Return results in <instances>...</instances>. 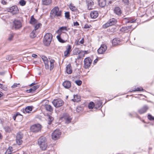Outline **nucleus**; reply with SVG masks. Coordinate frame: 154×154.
Instances as JSON below:
<instances>
[{
	"mask_svg": "<svg viewBox=\"0 0 154 154\" xmlns=\"http://www.w3.org/2000/svg\"><path fill=\"white\" fill-rule=\"evenodd\" d=\"M38 144L40 148L43 150L46 149L48 145L47 140L46 138L44 137H41L38 140Z\"/></svg>",
	"mask_w": 154,
	"mask_h": 154,
	"instance_id": "obj_1",
	"label": "nucleus"
},
{
	"mask_svg": "<svg viewBox=\"0 0 154 154\" xmlns=\"http://www.w3.org/2000/svg\"><path fill=\"white\" fill-rule=\"evenodd\" d=\"M52 37V34L51 33H47L45 35L43 39V43L45 45H49L51 42Z\"/></svg>",
	"mask_w": 154,
	"mask_h": 154,
	"instance_id": "obj_2",
	"label": "nucleus"
},
{
	"mask_svg": "<svg viewBox=\"0 0 154 154\" xmlns=\"http://www.w3.org/2000/svg\"><path fill=\"white\" fill-rule=\"evenodd\" d=\"M61 11L59 10V8L57 6L54 7L52 9L51 12L52 16H54V17H61Z\"/></svg>",
	"mask_w": 154,
	"mask_h": 154,
	"instance_id": "obj_3",
	"label": "nucleus"
},
{
	"mask_svg": "<svg viewBox=\"0 0 154 154\" xmlns=\"http://www.w3.org/2000/svg\"><path fill=\"white\" fill-rule=\"evenodd\" d=\"M61 134V132L60 131L57 129L52 133L51 134L52 138L54 140H57L60 138Z\"/></svg>",
	"mask_w": 154,
	"mask_h": 154,
	"instance_id": "obj_4",
	"label": "nucleus"
},
{
	"mask_svg": "<svg viewBox=\"0 0 154 154\" xmlns=\"http://www.w3.org/2000/svg\"><path fill=\"white\" fill-rule=\"evenodd\" d=\"M23 137V134L21 132H18L16 136V142L19 145L22 144L23 143L22 138Z\"/></svg>",
	"mask_w": 154,
	"mask_h": 154,
	"instance_id": "obj_5",
	"label": "nucleus"
},
{
	"mask_svg": "<svg viewBox=\"0 0 154 154\" xmlns=\"http://www.w3.org/2000/svg\"><path fill=\"white\" fill-rule=\"evenodd\" d=\"M52 103L54 106L56 108L60 107L63 106L64 104V102L60 99L54 100L52 101Z\"/></svg>",
	"mask_w": 154,
	"mask_h": 154,
	"instance_id": "obj_6",
	"label": "nucleus"
},
{
	"mask_svg": "<svg viewBox=\"0 0 154 154\" xmlns=\"http://www.w3.org/2000/svg\"><path fill=\"white\" fill-rule=\"evenodd\" d=\"M116 20L114 18L109 20L107 23L103 25L104 28H106L107 27L115 24L117 22Z\"/></svg>",
	"mask_w": 154,
	"mask_h": 154,
	"instance_id": "obj_7",
	"label": "nucleus"
},
{
	"mask_svg": "<svg viewBox=\"0 0 154 154\" xmlns=\"http://www.w3.org/2000/svg\"><path fill=\"white\" fill-rule=\"evenodd\" d=\"M41 126L39 124H36L32 126L31 127V131L33 132H38L40 131Z\"/></svg>",
	"mask_w": 154,
	"mask_h": 154,
	"instance_id": "obj_8",
	"label": "nucleus"
},
{
	"mask_svg": "<svg viewBox=\"0 0 154 154\" xmlns=\"http://www.w3.org/2000/svg\"><path fill=\"white\" fill-rule=\"evenodd\" d=\"M22 26V24L21 21L18 20H15L13 21V28L15 29H18Z\"/></svg>",
	"mask_w": 154,
	"mask_h": 154,
	"instance_id": "obj_9",
	"label": "nucleus"
},
{
	"mask_svg": "<svg viewBox=\"0 0 154 154\" xmlns=\"http://www.w3.org/2000/svg\"><path fill=\"white\" fill-rule=\"evenodd\" d=\"M91 63L92 61L90 58L88 57L85 58L84 60L85 68L87 69L89 68L90 66Z\"/></svg>",
	"mask_w": 154,
	"mask_h": 154,
	"instance_id": "obj_10",
	"label": "nucleus"
},
{
	"mask_svg": "<svg viewBox=\"0 0 154 154\" xmlns=\"http://www.w3.org/2000/svg\"><path fill=\"white\" fill-rule=\"evenodd\" d=\"M86 3L88 10H90L93 9L94 2L92 0H86Z\"/></svg>",
	"mask_w": 154,
	"mask_h": 154,
	"instance_id": "obj_11",
	"label": "nucleus"
},
{
	"mask_svg": "<svg viewBox=\"0 0 154 154\" xmlns=\"http://www.w3.org/2000/svg\"><path fill=\"white\" fill-rule=\"evenodd\" d=\"M107 49V47L106 45H102L100 48L98 50L97 52L99 54H102Z\"/></svg>",
	"mask_w": 154,
	"mask_h": 154,
	"instance_id": "obj_12",
	"label": "nucleus"
},
{
	"mask_svg": "<svg viewBox=\"0 0 154 154\" xmlns=\"http://www.w3.org/2000/svg\"><path fill=\"white\" fill-rule=\"evenodd\" d=\"M8 11L13 14H15L18 12V9L17 6H12L9 8Z\"/></svg>",
	"mask_w": 154,
	"mask_h": 154,
	"instance_id": "obj_13",
	"label": "nucleus"
},
{
	"mask_svg": "<svg viewBox=\"0 0 154 154\" xmlns=\"http://www.w3.org/2000/svg\"><path fill=\"white\" fill-rule=\"evenodd\" d=\"M42 59L44 61V63L45 64V68L47 69H49V66L48 64V61L47 57L45 56H43L42 57Z\"/></svg>",
	"mask_w": 154,
	"mask_h": 154,
	"instance_id": "obj_14",
	"label": "nucleus"
},
{
	"mask_svg": "<svg viewBox=\"0 0 154 154\" xmlns=\"http://www.w3.org/2000/svg\"><path fill=\"white\" fill-rule=\"evenodd\" d=\"M64 87L66 89L69 88L71 86V82L69 81H64L62 84Z\"/></svg>",
	"mask_w": 154,
	"mask_h": 154,
	"instance_id": "obj_15",
	"label": "nucleus"
},
{
	"mask_svg": "<svg viewBox=\"0 0 154 154\" xmlns=\"http://www.w3.org/2000/svg\"><path fill=\"white\" fill-rule=\"evenodd\" d=\"M91 17L92 19H95L98 16V12L96 11H91L90 14Z\"/></svg>",
	"mask_w": 154,
	"mask_h": 154,
	"instance_id": "obj_16",
	"label": "nucleus"
},
{
	"mask_svg": "<svg viewBox=\"0 0 154 154\" xmlns=\"http://www.w3.org/2000/svg\"><path fill=\"white\" fill-rule=\"evenodd\" d=\"M131 26L122 27L120 29V30L123 32H127L130 30V29H131Z\"/></svg>",
	"mask_w": 154,
	"mask_h": 154,
	"instance_id": "obj_17",
	"label": "nucleus"
},
{
	"mask_svg": "<svg viewBox=\"0 0 154 154\" xmlns=\"http://www.w3.org/2000/svg\"><path fill=\"white\" fill-rule=\"evenodd\" d=\"M148 109V107L147 106H145L140 109L139 110L138 112L140 114L146 112Z\"/></svg>",
	"mask_w": 154,
	"mask_h": 154,
	"instance_id": "obj_18",
	"label": "nucleus"
},
{
	"mask_svg": "<svg viewBox=\"0 0 154 154\" xmlns=\"http://www.w3.org/2000/svg\"><path fill=\"white\" fill-rule=\"evenodd\" d=\"M81 100V96L77 94L74 95V98L72 99V100L74 102H79Z\"/></svg>",
	"mask_w": 154,
	"mask_h": 154,
	"instance_id": "obj_19",
	"label": "nucleus"
},
{
	"mask_svg": "<svg viewBox=\"0 0 154 154\" xmlns=\"http://www.w3.org/2000/svg\"><path fill=\"white\" fill-rule=\"evenodd\" d=\"M71 47L70 45H69L67 46L66 48V50L64 52V56H67L68 54H70L71 51Z\"/></svg>",
	"mask_w": 154,
	"mask_h": 154,
	"instance_id": "obj_20",
	"label": "nucleus"
},
{
	"mask_svg": "<svg viewBox=\"0 0 154 154\" xmlns=\"http://www.w3.org/2000/svg\"><path fill=\"white\" fill-rule=\"evenodd\" d=\"M114 12L116 14L118 15H120L122 13V11L120 8L119 7H116L115 8Z\"/></svg>",
	"mask_w": 154,
	"mask_h": 154,
	"instance_id": "obj_21",
	"label": "nucleus"
},
{
	"mask_svg": "<svg viewBox=\"0 0 154 154\" xmlns=\"http://www.w3.org/2000/svg\"><path fill=\"white\" fill-rule=\"evenodd\" d=\"M120 42V41L119 38H115L113 39L112 41L113 45L115 46L118 45Z\"/></svg>",
	"mask_w": 154,
	"mask_h": 154,
	"instance_id": "obj_22",
	"label": "nucleus"
},
{
	"mask_svg": "<svg viewBox=\"0 0 154 154\" xmlns=\"http://www.w3.org/2000/svg\"><path fill=\"white\" fill-rule=\"evenodd\" d=\"M66 72L68 74H70L72 72V68L70 64H68L66 67Z\"/></svg>",
	"mask_w": 154,
	"mask_h": 154,
	"instance_id": "obj_23",
	"label": "nucleus"
},
{
	"mask_svg": "<svg viewBox=\"0 0 154 154\" xmlns=\"http://www.w3.org/2000/svg\"><path fill=\"white\" fill-rule=\"evenodd\" d=\"M63 118L65 120L66 123L67 124L70 123L72 120V118L67 115L66 116L64 117Z\"/></svg>",
	"mask_w": 154,
	"mask_h": 154,
	"instance_id": "obj_24",
	"label": "nucleus"
},
{
	"mask_svg": "<svg viewBox=\"0 0 154 154\" xmlns=\"http://www.w3.org/2000/svg\"><path fill=\"white\" fill-rule=\"evenodd\" d=\"M99 5L101 7H104L106 5V0H99L98 1Z\"/></svg>",
	"mask_w": 154,
	"mask_h": 154,
	"instance_id": "obj_25",
	"label": "nucleus"
},
{
	"mask_svg": "<svg viewBox=\"0 0 154 154\" xmlns=\"http://www.w3.org/2000/svg\"><path fill=\"white\" fill-rule=\"evenodd\" d=\"M37 20L34 18L33 16H32L31 17L30 21V24L33 25L37 23Z\"/></svg>",
	"mask_w": 154,
	"mask_h": 154,
	"instance_id": "obj_26",
	"label": "nucleus"
},
{
	"mask_svg": "<svg viewBox=\"0 0 154 154\" xmlns=\"http://www.w3.org/2000/svg\"><path fill=\"white\" fill-rule=\"evenodd\" d=\"M42 3L44 5H49L51 3V0H42Z\"/></svg>",
	"mask_w": 154,
	"mask_h": 154,
	"instance_id": "obj_27",
	"label": "nucleus"
},
{
	"mask_svg": "<svg viewBox=\"0 0 154 154\" xmlns=\"http://www.w3.org/2000/svg\"><path fill=\"white\" fill-rule=\"evenodd\" d=\"M32 108L31 106H28L26 107L25 109V112L27 113H29L32 111ZM25 113V112H24Z\"/></svg>",
	"mask_w": 154,
	"mask_h": 154,
	"instance_id": "obj_28",
	"label": "nucleus"
},
{
	"mask_svg": "<svg viewBox=\"0 0 154 154\" xmlns=\"http://www.w3.org/2000/svg\"><path fill=\"white\" fill-rule=\"evenodd\" d=\"M50 70H52L54 68V60H53L51 59L50 60Z\"/></svg>",
	"mask_w": 154,
	"mask_h": 154,
	"instance_id": "obj_29",
	"label": "nucleus"
},
{
	"mask_svg": "<svg viewBox=\"0 0 154 154\" xmlns=\"http://www.w3.org/2000/svg\"><path fill=\"white\" fill-rule=\"evenodd\" d=\"M45 107L46 109L49 112H51L53 110L52 107L50 105H45Z\"/></svg>",
	"mask_w": 154,
	"mask_h": 154,
	"instance_id": "obj_30",
	"label": "nucleus"
},
{
	"mask_svg": "<svg viewBox=\"0 0 154 154\" xmlns=\"http://www.w3.org/2000/svg\"><path fill=\"white\" fill-rule=\"evenodd\" d=\"M69 7L70 10L72 11H75L77 10L76 8L72 4L69 5Z\"/></svg>",
	"mask_w": 154,
	"mask_h": 154,
	"instance_id": "obj_31",
	"label": "nucleus"
},
{
	"mask_svg": "<svg viewBox=\"0 0 154 154\" xmlns=\"http://www.w3.org/2000/svg\"><path fill=\"white\" fill-rule=\"evenodd\" d=\"M36 31L33 30V31L30 34V37L32 38H34L36 36Z\"/></svg>",
	"mask_w": 154,
	"mask_h": 154,
	"instance_id": "obj_32",
	"label": "nucleus"
},
{
	"mask_svg": "<svg viewBox=\"0 0 154 154\" xmlns=\"http://www.w3.org/2000/svg\"><path fill=\"white\" fill-rule=\"evenodd\" d=\"M42 24L41 23H38L36 24L35 26L34 30L36 31L38 29L40 28L42 26Z\"/></svg>",
	"mask_w": 154,
	"mask_h": 154,
	"instance_id": "obj_33",
	"label": "nucleus"
},
{
	"mask_svg": "<svg viewBox=\"0 0 154 154\" xmlns=\"http://www.w3.org/2000/svg\"><path fill=\"white\" fill-rule=\"evenodd\" d=\"M48 119V124L49 125H50L51 124V122L53 120L54 118L51 116H49Z\"/></svg>",
	"mask_w": 154,
	"mask_h": 154,
	"instance_id": "obj_34",
	"label": "nucleus"
},
{
	"mask_svg": "<svg viewBox=\"0 0 154 154\" xmlns=\"http://www.w3.org/2000/svg\"><path fill=\"white\" fill-rule=\"evenodd\" d=\"M94 106V103L93 102H91L88 105V108L90 109H92Z\"/></svg>",
	"mask_w": 154,
	"mask_h": 154,
	"instance_id": "obj_35",
	"label": "nucleus"
},
{
	"mask_svg": "<svg viewBox=\"0 0 154 154\" xmlns=\"http://www.w3.org/2000/svg\"><path fill=\"white\" fill-rule=\"evenodd\" d=\"M57 38L58 39L59 41L61 43H64L65 41L63 40L61 38L60 35L57 36Z\"/></svg>",
	"mask_w": 154,
	"mask_h": 154,
	"instance_id": "obj_36",
	"label": "nucleus"
},
{
	"mask_svg": "<svg viewBox=\"0 0 154 154\" xmlns=\"http://www.w3.org/2000/svg\"><path fill=\"white\" fill-rule=\"evenodd\" d=\"M19 3L20 5L22 6H23L26 5V2L24 0H20Z\"/></svg>",
	"mask_w": 154,
	"mask_h": 154,
	"instance_id": "obj_37",
	"label": "nucleus"
},
{
	"mask_svg": "<svg viewBox=\"0 0 154 154\" xmlns=\"http://www.w3.org/2000/svg\"><path fill=\"white\" fill-rule=\"evenodd\" d=\"M75 82L79 86L81 85L82 83V82L80 80H76L75 81Z\"/></svg>",
	"mask_w": 154,
	"mask_h": 154,
	"instance_id": "obj_38",
	"label": "nucleus"
},
{
	"mask_svg": "<svg viewBox=\"0 0 154 154\" xmlns=\"http://www.w3.org/2000/svg\"><path fill=\"white\" fill-rule=\"evenodd\" d=\"M65 17L67 19H70L69 13V12H66L65 13Z\"/></svg>",
	"mask_w": 154,
	"mask_h": 154,
	"instance_id": "obj_39",
	"label": "nucleus"
},
{
	"mask_svg": "<svg viewBox=\"0 0 154 154\" xmlns=\"http://www.w3.org/2000/svg\"><path fill=\"white\" fill-rule=\"evenodd\" d=\"M14 35L13 33L10 34L9 37L8 38V40L10 41H11L13 39V38L14 37Z\"/></svg>",
	"mask_w": 154,
	"mask_h": 154,
	"instance_id": "obj_40",
	"label": "nucleus"
},
{
	"mask_svg": "<svg viewBox=\"0 0 154 154\" xmlns=\"http://www.w3.org/2000/svg\"><path fill=\"white\" fill-rule=\"evenodd\" d=\"M143 89L142 88H137L135 89V90L132 91H143Z\"/></svg>",
	"mask_w": 154,
	"mask_h": 154,
	"instance_id": "obj_41",
	"label": "nucleus"
},
{
	"mask_svg": "<svg viewBox=\"0 0 154 154\" xmlns=\"http://www.w3.org/2000/svg\"><path fill=\"white\" fill-rule=\"evenodd\" d=\"M148 119L151 120H154V117H153L152 115H148Z\"/></svg>",
	"mask_w": 154,
	"mask_h": 154,
	"instance_id": "obj_42",
	"label": "nucleus"
},
{
	"mask_svg": "<svg viewBox=\"0 0 154 154\" xmlns=\"http://www.w3.org/2000/svg\"><path fill=\"white\" fill-rule=\"evenodd\" d=\"M1 88L5 91H6L8 90L7 87L6 86L3 85H2V87H1Z\"/></svg>",
	"mask_w": 154,
	"mask_h": 154,
	"instance_id": "obj_43",
	"label": "nucleus"
},
{
	"mask_svg": "<svg viewBox=\"0 0 154 154\" xmlns=\"http://www.w3.org/2000/svg\"><path fill=\"white\" fill-rule=\"evenodd\" d=\"M39 86L38 85H35L32 88L33 90L35 91L36 89L38 88L39 87Z\"/></svg>",
	"mask_w": 154,
	"mask_h": 154,
	"instance_id": "obj_44",
	"label": "nucleus"
},
{
	"mask_svg": "<svg viewBox=\"0 0 154 154\" xmlns=\"http://www.w3.org/2000/svg\"><path fill=\"white\" fill-rule=\"evenodd\" d=\"M122 1L126 5H128L129 3V0H122Z\"/></svg>",
	"mask_w": 154,
	"mask_h": 154,
	"instance_id": "obj_45",
	"label": "nucleus"
},
{
	"mask_svg": "<svg viewBox=\"0 0 154 154\" xmlns=\"http://www.w3.org/2000/svg\"><path fill=\"white\" fill-rule=\"evenodd\" d=\"M67 27L66 26H63L60 28V30L63 31V30H66Z\"/></svg>",
	"mask_w": 154,
	"mask_h": 154,
	"instance_id": "obj_46",
	"label": "nucleus"
},
{
	"mask_svg": "<svg viewBox=\"0 0 154 154\" xmlns=\"http://www.w3.org/2000/svg\"><path fill=\"white\" fill-rule=\"evenodd\" d=\"M28 93H31V92H33L34 91L33 90V89L32 88L29 89L27 90L26 91Z\"/></svg>",
	"mask_w": 154,
	"mask_h": 154,
	"instance_id": "obj_47",
	"label": "nucleus"
},
{
	"mask_svg": "<svg viewBox=\"0 0 154 154\" xmlns=\"http://www.w3.org/2000/svg\"><path fill=\"white\" fill-rule=\"evenodd\" d=\"M19 84H17V83H14V84L11 86L12 88H16L17 85H19Z\"/></svg>",
	"mask_w": 154,
	"mask_h": 154,
	"instance_id": "obj_48",
	"label": "nucleus"
},
{
	"mask_svg": "<svg viewBox=\"0 0 154 154\" xmlns=\"http://www.w3.org/2000/svg\"><path fill=\"white\" fill-rule=\"evenodd\" d=\"M11 152L7 149L4 154H11Z\"/></svg>",
	"mask_w": 154,
	"mask_h": 154,
	"instance_id": "obj_49",
	"label": "nucleus"
},
{
	"mask_svg": "<svg viewBox=\"0 0 154 154\" xmlns=\"http://www.w3.org/2000/svg\"><path fill=\"white\" fill-rule=\"evenodd\" d=\"M7 149L11 152L13 150V147L11 146H9Z\"/></svg>",
	"mask_w": 154,
	"mask_h": 154,
	"instance_id": "obj_50",
	"label": "nucleus"
},
{
	"mask_svg": "<svg viewBox=\"0 0 154 154\" xmlns=\"http://www.w3.org/2000/svg\"><path fill=\"white\" fill-rule=\"evenodd\" d=\"M84 28L85 29H88L90 28V26L89 25L87 24H86L85 25Z\"/></svg>",
	"mask_w": 154,
	"mask_h": 154,
	"instance_id": "obj_51",
	"label": "nucleus"
},
{
	"mask_svg": "<svg viewBox=\"0 0 154 154\" xmlns=\"http://www.w3.org/2000/svg\"><path fill=\"white\" fill-rule=\"evenodd\" d=\"M79 25V23L77 21L74 23V26H78Z\"/></svg>",
	"mask_w": 154,
	"mask_h": 154,
	"instance_id": "obj_52",
	"label": "nucleus"
},
{
	"mask_svg": "<svg viewBox=\"0 0 154 154\" xmlns=\"http://www.w3.org/2000/svg\"><path fill=\"white\" fill-rule=\"evenodd\" d=\"M84 39L83 38L80 41L79 43L81 44H83L84 43Z\"/></svg>",
	"mask_w": 154,
	"mask_h": 154,
	"instance_id": "obj_53",
	"label": "nucleus"
},
{
	"mask_svg": "<svg viewBox=\"0 0 154 154\" xmlns=\"http://www.w3.org/2000/svg\"><path fill=\"white\" fill-rule=\"evenodd\" d=\"M32 57H33L36 58L37 57V55L35 54H32Z\"/></svg>",
	"mask_w": 154,
	"mask_h": 154,
	"instance_id": "obj_54",
	"label": "nucleus"
},
{
	"mask_svg": "<svg viewBox=\"0 0 154 154\" xmlns=\"http://www.w3.org/2000/svg\"><path fill=\"white\" fill-rule=\"evenodd\" d=\"M2 3L3 4H5L6 3V2L5 0H2Z\"/></svg>",
	"mask_w": 154,
	"mask_h": 154,
	"instance_id": "obj_55",
	"label": "nucleus"
},
{
	"mask_svg": "<svg viewBox=\"0 0 154 154\" xmlns=\"http://www.w3.org/2000/svg\"><path fill=\"white\" fill-rule=\"evenodd\" d=\"M5 73V72H0V75H4Z\"/></svg>",
	"mask_w": 154,
	"mask_h": 154,
	"instance_id": "obj_56",
	"label": "nucleus"
},
{
	"mask_svg": "<svg viewBox=\"0 0 154 154\" xmlns=\"http://www.w3.org/2000/svg\"><path fill=\"white\" fill-rule=\"evenodd\" d=\"M35 84H36V83H35V82H33L30 85V86H32L35 85Z\"/></svg>",
	"mask_w": 154,
	"mask_h": 154,
	"instance_id": "obj_57",
	"label": "nucleus"
},
{
	"mask_svg": "<svg viewBox=\"0 0 154 154\" xmlns=\"http://www.w3.org/2000/svg\"><path fill=\"white\" fill-rule=\"evenodd\" d=\"M3 95V94L2 92L0 91V97Z\"/></svg>",
	"mask_w": 154,
	"mask_h": 154,
	"instance_id": "obj_58",
	"label": "nucleus"
},
{
	"mask_svg": "<svg viewBox=\"0 0 154 154\" xmlns=\"http://www.w3.org/2000/svg\"><path fill=\"white\" fill-rule=\"evenodd\" d=\"M17 117V116H16L15 115L14 116H13V119H14V120H15V119H16V117Z\"/></svg>",
	"mask_w": 154,
	"mask_h": 154,
	"instance_id": "obj_59",
	"label": "nucleus"
},
{
	"mask_svg": "<svg viewBox=\"0 0 154 154\" xmlns=\"http://www.w3.org/2000/svg\"><path fill=\"white\" fill-rule=\"evenodd\" d=\"M15 115L16 116H17L19 115H20V116H21V115H20L19 113V112H17Z\"/></svg>",
	"mask_w": 154,
	"mask_h": 154,
	"instance_id": "obj_60",
	"label": "nucleus"
},
{
	"mask_svg": "<svg viewBox=\"0 0 154 154\" xmlns=\"http://www.w3.org/2000/svg\"><path fill=\"white\" fill-rule=\"evenodd\" d=\"M75 43L76 45H79V41H77V42H75Z\"/></svg>",
	"mask_w": 154,
	"mask_h": 154,
	"instance_id": "obj_61",
	"label": "nucleus"
},
{
	"mask_svg": "<svg viewBox=\"0 0 154 154\" xmlns=\"http://www.w3.org/2000/svg\"><path fill=\"white\" fill-rule=\"evenodd\" d=\"M6 59H7V60H10L11 59V57H10L9 58V57H8V58H7V57L6 58Z\"/></svg>",
	"mask_w": 154,
	"mask_h": 154,
	"instance_id": "obj_62",
	"label": "nucleus"
},
{
	"mask_svg": "<svg viewBox=\"0 0 154 154\" xmlns=\"http://www.w3.org/2000/svg\"><path fill=\"white\" fill-rule=\"evenodd\" d=\"M98 61V60L97 59H95L94 61V63H96L97 61Z\"/></svg>",
	"mask_w": 154,
	"mask_h": 154,
	"instance_id": "obj_63",
	"label": "nucleus"
},
{
	"mask_svg": "<svg viewBox=\"0 0 154 154\" xmlns=\"http://www.w3.org/2000/svg\"><path fill=\"white\" fill-rule=\"evenodd\" d=\"M129 115L130 116H132L131 114L130 113L129 114Z\"/></svg>",
	"mask_w": 154,
	"mask_h": 154,
	"instance_id": "obj_64",
	"label": "nucleus"
}]
</instances>
